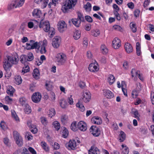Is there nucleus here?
Returning <instances> with one entry per match:
<instances>
[{
	"instance_id": "nucleus-1",
	"label": "nucleus",
	"mask_w": 154,
	"mask_h": 154,
	"mask_svg": "<svg viewBox=\"0 0 154 154\" xmlns=\"http://www.w3.org/2000/svg\"><path fill=\"white\" fill-rule=\"evenodd\" d=\"M39 27L42 28L46 32H48L50 38L52 37L55 33V29L52 27H51L50 23L48 21L42 22L40 21Z\"/></svg>"
},
{
	"instance_id": "nucleus-2",
	"label": "nucleus",
	"mask_w": 154,
	"mask_h": 154,
	"mask_svg": "<svg viewBox=\"0 0 154 154\" xmlns=\"http://www.w3.org/2000/svg\"><path fill=\"white\" fill-rule=\"evenodd\" d=\"M77 0H65L62 5L61 10L63 13H68L70 9L74 8Z\"/></svg>"
},
{
	"instance_id": "nucleus-3",
	"label": "nucleus",
	"mask_w": 154,
	"mask_h": 154,
	"mask_svg": "<svg viewBox=\"0 0 154 154\" xmlns=\"http://www.w3.org/2000/svg\"><path fill=\"white\" fill-rule=\"evenodd\" d=\"M67 59L66 55L63 53H60L57 54L56 60L58 65H63L66 62Z\"/></svg>"
},
{
	"instance_id": "nucleus-4",
	"label": "nucleus",
	"mask_w": 154,
	"mask_h": 154,
	"mask_svg": "<svg viewBox=\"0 0 154 154\" xmlns=\"http://www.w3.org/2000/svg\"><path fill=\"white\" fill-rule=\"evenodd\" d=\"M3 63L4 69L7 73H8V72L10 70L9 69L12 66V65L10 62V60L8 56L4 58Z\"/></svg>"
},
{
	"instance_id": "nucleus-5",
	"label": "nucleus",
	"mask_w": 154,
	"mask_h": 154,
	"mask_svg": "<svg viewBox=\"0 0 154 154\" xmlns=\"http://www.w3.org/2000/svg\"><path fill=\"white\" fill-rule=\"evenodd\" d=\"M39 47V43L37 42H35L33 40H30L28 43L26 44V48L28 50L37 48L38 49Z\"/></svg>"
},
{
	"instance_id": "nucleus-6",
	"label": "nucleus",
	"mask_w": 154,
	"mask_h": 154,
	"mask_svg": "<svg viewBox=\"0 0 154 154\" xmlns=\"http://www.w3.org/2000/svg\"><path fill=\"white\" fill-rule=\"evenodd\" d=\"M32 15L33 17L35 18H40V21H42L44 19L45 14H42L40 10L38 9H35L33 11Z\"/></svg>"
},
{
	"instance_id": "nucleus-7",
	"label": "nucleus",
	"mask_w": 154,
	"mask_h": 154,
	"mask_svg": "<svg viewBox=\"0 0 154 154\" xmlns=\"http://www.w3.org/2000/svg\"><path fill=\"white\" fill-rule=\"evenodd\" d=\"M34 59L33 54L29 53L27 56L24 55L21 57L20 61L22 63H27V61H31Z\"/></svg>"
},
{
	"instance_id": "nucleus-8",
	"label": "nucleus",
	"mask_w": 154,
	"mask_h": 154,
	"mask_svg": "<svg viewBox=\"0 0 154 154\" xmlns=\"http://www.w3.org/2000/svg\"><path fill=\"white\" fill-rule=\"evenodd\" d=\"M13 135L16 140V143L18 146H21L23 145V139L16 131L13 132Z\"/></svg>"
},
{
	"instance_id": "nucleus-9",
	"label": "nucleus",
	"mask_w": 154,
	"mask_h": 154,
	"mask_svg": "<svg viewBox=\"0 0 154 154\" xmlns=\"http://www.w3.org/2000/svg\"><path fill=\"white\" fill-rule=\"evenodd\" d=\"M12 65L16 64L19 61L18 57L16 52H14L11 55H8Z\"/></svg>"
},
{
	"instance_id": "nucleus-10",
	"label": "nucleus",
	"mask_w": 154,
	"mask_h": 154,
	"mask_svg": "<svg viewBox=\"0 0 154 154\" xmlns=\"http://www.w3.org/2000/svg\"><path fill=\"white\" fill-rule=\"evenodd\" d=\"M90 130V132L95 137H98L99 136L100 134V131L98 128L96 126L93 125L91 126Z\"/></svg>"
},
{
	"instance_id": "nucleus-11",
	"label": "nucleus",
	"mask_w": 154,
	"mask_h": 154,
	"mask_svg": "<svg viewBox=\"0 0 154 154\" xmlns=\"http://www.w3.org/2000/svg\"><path fill=\"white\" fill-rule=\"evenodd\" d=\"M97 63L96 60L94 61V62L91 63L88 67L89 70L91 72H97L99 70Z\"/></svg>"
},
{
	"instance_id": "nucleus-12",
	"label": "nucleus",
	"mask_w": 154,
	"mask_h": 154,
	"mask_svg": "<svg viewBox=\"0 0 154 154\" xmlns=\"http://www.w3.org/2000/svg\"><path fill=\"white\" fill-rule=\"evenodd\" d=\"M41 95L39 93H35L32 96V101L35 103H38L39 102L41 99Z\"/></svg>"
},
{
	"instance_id": "nucleus-13",
	"label": "nucleus",
	"mask_w": 154,
	"mask_h": 154,
	"mask_svg": "<svg viewBox=\"0 0 154 154\" xmlns=\"http://www.w3.org/2000/svg\"><path fill=\"white\" fill-rule=\"evenodd\" d=\"M60 39L58 36H55L52 40V45L55 48H57L59 46L60 43Z\"/></svg>"
},
{
	"instance_id": "nucleus-14",
	"label": "nucleus",
	"mask_w": 154,
	"mask_h": 154,
	"mask_svg": "<svg viewBox=\"0 0 154 154\" xmlns=\"http://www.w3.org/2000/svg\"><path fill=\"white\" fill-rule=\"evenodd\" d=\"M112 45L114 48H119L121 46L120 40L118 38H115L112 41Z\"/></svg>"
},
{
	"instance_id": "nucleus-15",
	"label": "nucleus",
	"mask_w": 154,
	"mask_h": 154,
	"mask_svg": "<svg viewBox=\"0 0 154 154\" xmlns=\"http://www.w3.org/2000/svg\"><path fill=\"white\" fill-rule=\"evenodd\" d=\"M78 128L82 131H85L87 129L86 124L82 121L79 122L77 124Z\"/></svg>"
},
{
	"instance_id": "nucleus-16",
	"label": "nucleus",
	"mask_w": 154,
	"mask_h": 154,
	"mask_svg": "<svg viewBox=\"0 0 154 154\" xmlns=\"http://www.w3.org/2000/svg\"><path fill=\"white\" fill-rule=\"evenodd\" d=\"M58 30L60 32H63L66 29V25L64 21H60L58 24Z\"/></svg>"
},
{
	"instance_id": "nucleus-17",
	"label": "nucleus",
	"mask_w": 154,
	"mask_h": 154,
	"mask_svg": "<svg viewBox=\"0 0 154 154\" xmlns=\"http://www.w3.org/2000/svg\"><path fill=\"white\" fill-rule=\"evenodd\" d=\"M82 99L85 103L88 102L91 98L90 93L89 92H84L83 94Z\"/></svg>"
},
{
	"instance_id": "nucleus-18",
	"label": "nucleus",
	"mask_w": 154,
	"mask_h": 154,
	"mask_svg": "<svg viewBox=\"0 0 154 154\" xmlns=\"http://www.w3.org/2000/svg\"><path fill=\"white\" fill-rule=\"evenodd\" d=\"M88 153L89 154H100V151L97 147L95 146H93L88 151Z\"/></svg>"
},
{
	"instance_id": "nucleus-19",
	"label": "nucleus",
	"mask_w": 154,
	"mask_h": 154,
	"mask_svg": "<svg viewBox=\"0 0 154 154\" xmlns=\"http://www.w3.org/2000/svg\"><path fill=\"white\" fill-rule=\"evenodd\" d=\"M35 3L41 4L43 8H45L48 5L49 0H34Z\"/></svg>"
},
{
	"instance_id": "nucleus-20",
	"label": "nucleus",
	"mask_w": 154,
	"mask_h": 154,
	"mask_svg": "<svg viewBox=\"0 0 154 154\" xmlns=\"http://www.w3.org/2000/svg\"><path fill=\"white\" fill-rule=\"evenodd\" d=\"M92 122L95 124L100 125L102 123L101 118L98 116H94L91 119Z\"/></svg>"
},
{
	"instance_id": "nucleus-21",
	"label": "nucleus",
	"mask_w": 154,
	"mask_h": 154,
	"mask_svg": "<svg viewBox=\"0 0 154 154\" xmlns=\"http://www.w3.org/2000/svg\"><path fill=\"white\" fill-rule=\"evenodd\" d=\"M125 48L126 52L128 53L131 52L133 51V48L131 44L129 43H125Z\"/></svg>"
},
{
	"instance_id": "nucleus-22",
	"label": "nucleus",
	"mask_w": 154,
	"mask_h": 154,
	"mask_svg": "<svg viewBox=\"0 0 154 154\" xmlns=\"http://www.w3.org/2000/svg\"><path fill=\"white\" fill-rule=\"evenodd\" d=\"M15 2V8L19 7L22 6L24 3L23 0H13Z\"/></svg>"
},
{
	"instance_id": "nucleus-23",
	"label": "nucleus",
	"mask_w": 154,
	"mask_h": 154,
	"mask_svg": "<svg viewBox=\"0 0 154 154\" xmlns=\"http://www.w3.org/2000/svg\"><path fill=\"white\" fill-rule=\"evenodd\" d=\"M126 134L122 131H121L119 136V140L120 142H123L125 140Z\"/></svg>"
},
{
	"instance_id": "nucleus-24",
	"label": "nucleus",
	"mask_w": 154,
	"mask_h": 154,
	"mask_svg": "<svg viewBox=\"0 0 154 154\" xmlns=\"http://www.w3.org/2000/svg\"><path fill=\"white\" fill-rule=\"evenodd\" d=\"M68 146L71 149H74L76 146V142L74 140H70L68 143Z\"/></svg>"
},
{
	"instance_id": "nucleus-25",
	"label": "nucleus",
	"mask_w": 154,
	"mask_h": 154,
	"mask_svg": "<svg viewBox=\"0 0 154 154\" xmlns=\"http://www.w3.org/2000/svg\"><path fill=\"white\" fill-rule=\"evenodd\" d=\"M14 82L16 84L19 85L22 82V80L20 75H15L14 77Z\"/></svg>"
},
{
	"instance_id": "nucleus-26",
	"label": "nucleus",
	"mask_w": 154,
	"mask_h": 154,
	"mask_svg": "<svg viewBox=\"0 0 154 154\" xmlns=\"http://www.w3.org/2000/svg\"><path fill=\"white\" fill-rule=\"evenodd\" d=\"M72 22L76 27H79L81 22L80 20H79L78 19L72 18Z\"/></svg>"
},
{
	"instance_id": "nucleus-27",
	"label": "nucleus",
	"mask_w": 154,
	"mask_h": 154,
	"mask_svg": "<svg viewBox=\"0 0 154 154\" xmlns=\"http://www.w3.org/2000/svg\"><path fill=\"white\" fill-rule=\"evenodd\" d=\"M115 77L112 75H110L108 76L107 81L110 85L113 84L115 81Z\"/></svg>"
},
{
	"instance_id": "nucleus-28",
	"label": "nucleus",
	"mask_w": 154,
	"mask_h": 154,
	"mask_svg": "<svg viewBox=\"0 0 154 154\" xmlns=\"http://www.w3.org/2000/svg\"><path fill=\"white\" fill-rule=\"evenodd\" d=\"M41 146L43 149L46 152H48L49 150V148L46 143L45 142L42 141L41 143Z\"/></svg>"
},
{
	"instance_id": "nucleus-29",
	"label": "nucleus",
	"mask_w": 154,
	"mask_h": 154,
	"mask_svg": "<svg viewBox=\"0 0 154 154\" xmlns=\"http://www.w3.org/2000/svg\"><path fill=\"white\" fill-rule=\"evenodd\" d=\"M91 35L94 37H97L99 35L100 32L99 30L98 29L92 30L91 31Z\"/></svg>"
},
{
	"instance_id": "nucleus-30",
	"label": "nucleus",
	"mask_w": 154,
	"mask_h": 154,
	"mask_svg": "<svg viewBox=\"0 0 154 154\" xmlns=\"http://www.w3.org/2000/svg\"><path fill=\"white\" fill-rule=\"evenodd\" d=\"M33 77L35 79H38L39 78L40 74L38 70L35 68L34 69L32 73Z\"/></svg>"
},
{
	"instance_id": "nucleus-31",
	"label": "nucleus",
	"mask_w": 154,
	"mask_h": 154,
	"mask_svg": "<svg viewBox=\"0 0 154 154\" xmlns=\"http://www.w3.org/2000/svg\"><path fill=\"white\" fill-rule=\"evenodd\" d=\"M14 91V89L11 86H9L7 91V93L11 96H13V93Z\"/></svg>"
},
{
	"instance_id": "nucleus-32",
	"label": "nucleus",
	"mask_w": 154,
	"mask_h": 154,
	"mask_svg": "<svg viewBox=\"0 0 154 154\" xmlns=\"http://www.w3.org/2000/svg\"><path fill=\"white\" fill-rule=\"evenodd\" d=\"M81 36V32L79 30L75 31L73 34V37L75 40L78 39Z\"/></svg>"
},
{
	"instance_id": "nucleus-33",
	"label": "nucleus",
	"mask_w": 154,
	"mask_h": 154,
	"mask_svg": "<svg viewBox=\"0 0 154 154\" xmlns=\"http://www.w3.org/2000/svg\"><path fill=\"white\" fill-rule=\"evenodd\" d=\"M122 153L124 154H128L129 152V149L128 147L123 144L122 145Z\"/></svg>"
},
{
	"instance_id": "nucleus-34",
	"label": "nucleus",
	"mask_w": 154,
	"mask_h": 154,
	"mask_svg": "<svg viewBox=\"0 0 154 154\" xmlns=\"http://www.w3.org/2000/svg\"><path fill=\"white\" fill-rule=\"evenodd\" d=\"M28 126L30 127H31V131L34 134L36 133L37 132V129L36 128L35 126L33 125H31L29 123H28Z\"/></svg>"
},
{
	"instance_id": "nucleus-35",
	"label": "nucleus",
	"mask_w": 154,
	"mask_h": 154,
	"mask_svg": "<svg viewBox=\"0 0 154 154\" xmlns=\"http://www.w3.org/2000/svg\"><path fill=\"white\" fill-rule=\"evenodd\" d=\"M76 106L77 107H79L82 112H83L85 109V107L79 101L76 104Z\"/></svg>"
},
{
	"instance_id": "nucleus-36",
	"label": "nucleus",
	"mask_w": 154,
	"mask_h": 154,
	"mask_svg": "<svg viewBox=\"0 0 154 154\" xmlns=\"http://www.w3.org/2000/svg\"><path fill=\"white\" fill-rule=\"evenodd\" d=\"M60 104L62 108H64L67 106V103L64 100L62 99L60 100Z\"/></svg>"
},
{
	"instance_id": "nucleus-37",
	"label": "nucleus",
	"mask_w": 154,
	"mask_h": 154,
	"mask_svg": "<svg viewBox=\"0 0 154 154\" xmlns=\"http://www.w3.org/2000/svg\"><path fill=\"white\" fill-rule=\"evenodd\" d=\"M136 53L138 56H140L141 54L140 47L139 42H137L136 44Z\"/></svg>"
},
{
	"instance_id": "nucleus-38",
	"label": "nucleus",
	"mask_w": 154,
	"mask_h": 154,
	"mask_svg": "<svg viewBox=\"0 0 154 154\" xmlns=\"http://www.w3.org/2000/svg\"><path fill=\"white\" fill-rule=\"evenodd\" d=\"M24 111L27 114H29L31 112V107L28 104H26L24 106Z\"/></svg>"
},
{
	"instance_id": "nucleus-39",
	"label": "nucleus",
	"mask_w": 154,
	"mask_h": 154,
	"mask_svg": "<svg viewBox=\"0 0 154 154\" xmlns=\"http://www.w3.org/2000/svg\"><path fill=\"white\" fill-rule=\"evenodd\" d=\"M48 114L49 116L51 118L54 116L55 114V111L54 109L52 108L50 109L48 112Z\"/></svg>"
},
{
	"instance_id": "nucleus-40",
	"label": "nucleus",
	"mask_w": 154,
	"mask_h": 154,
	"mask_svg": "<svg viewBox=\"0 0 154 154\" xmlns=\"http://www.w3.org/2000/svg\"><path fill=\"white\" fill-rule=\"evenodd\" d=\"M70 128L73 131H76L78 130L77 125H76V123L75 122H73L71 125Z\"/></svg>"
},
{
	"instance_id": "nucleus-41",
	"label": "nucleus",
	"mask_w": 154,
	"mask_h": 154,
	"mask_svg": "<svg viewBox=\"0 0 154 154\" xmlns=\"http://www.w3.org/2000/svg\"><path fill=\"white\" fill-rule=\"evenodd\" d=\"M23 64L24 65V66L23 67L22 72L24 73H26L29 72V68L28 65L27 64V63Z\"/></svg>"
},
{
	"instance_id": "nucleus-42",
	"label": "nucleus",
	"mask_w": 154,
	"mask_h": 154,
	"mask_svg": "<svg viewBox=\"0 0 154 154\" xmlns=\"http://www.w3.org/2000/svg\"><path fill=\"white\" fill-rule=\"evenodd\" d=\"M114 97L113 93L110 91H106V98L108 99H111Z\"/></svg>"
},
{
	"instance_id": "nucleus-43",
	"label": "nucleus",
	"mask_w": 154,
	"mask_h": 154,
	"mask_svg": "<svg viewBox=\"0 0 154 154\" xmlns=\"http://www.w3.org/2000/svg\"><path fill=\"white\" fill-rule=\"evenodd\" d=\"M84 8L87 11H90L91 8V5L90 3L87 2L86 5H84Z\"/></svg>"
},
{
	"instance_id": "nucleus-44",
	"label": "nucleus",
	"mask_w": 154,
	"mask_h": 154,
	"mask_svg": "<svg viewBox=\"0 0 154 154\" xmlns=\"http://www.w3.org/2000/svg\"><path fill=\"white\" fill-rule=\"evenodd\" d=\"M45 41L46 42V41L44 40L43 41V44L41 46L40 52L42 54H44L45 53L46 51V50L45 49V45L44 44Z\"/></svg>"
},
{
	"instance_id": "nucleus-45",
	"label": "nucleus",
	"mask_w": 154,
	"mask_h": 154,
	"mask_svg": "<svg viewBox=\"0 0 154 154\" xmlns=\"http://www.w3.org/2000/svg\"><path fill=\"white\" fill-rule=\"evenodd\" d=\"M45 87L46 89L48 91H50L52 89V86L51 83L50 82H46L45 85Z\"/></svg>"
},
{
	"instance_id": "nucleus-46",
	"label": "nucleus",
	"mask_w": 154,
	"mask_h": 154,
	"mask_svg": "<svg viewBox=\"0 0 154 154\" xmlns=\"http://www.w3.org/2000/svg\"><path fill=\"white\" fill-rule=\"evenodd\" d=\"M54 128L57 130H58L60 127V123L57 121L54 122L53 124Z\"/></svg>"
},
{
	"instance_id": "nucleus-47",
	"label": "nucleus",
	"mask_w": 154,
	"mask_h": 154,
	"mask_svg": "<svg viewBox=\"0 0 154 154\" xmlns=\"http://www.w3.org/2000/svg\"><path fill=\"white\" fill-rule=\"evenodd\" d=\"M130 26L132 32H135L137 31V28L136 25L135 24L131 23Z\"/></svg>"
},
{
	"instance_id": "nucleus-48",
	"label": "nucleus",
	"mask_w": 154,
	"mask_h": 154,
	"mask_svg": "<svg viewBox=\"0 0 154 154\" xmlns=\"http://www.w3.org/2000/svg\"><path fill=\"white\" fill-rule=\"evenodd\" d=\"M20 103L24 106L26 104H27L26 103V100L24 97H21L20 99Z\"/></svg>"
},
{
	"instance_id": "nucleus-49",
	"label": "nucleus",
	"mask_w": 154,
	"mask_h": 154,
	"mask_svg": "<svg viewBox=\"0 0 154 154\" xmlns=\"http://www.w3.org/2000/svg\"><path fill=\"white\" fill-rule=\"evenodd\" d=\"M68 131L65 128L62 131V137L65 138H66L68 135Z\"/></svg>"
},
{
	"instance_id": "nucleus-50",
	"label": "nucleus",
	"mask_w": 154,
	"mask_h": 154,
	"mask_svg": "<svg viewBox=\"0 0 154 154\" xmlns=\"http://www.w3.org/2000/svg\"><path fill=\"white\" fill-rule=\"evenodd\" d=\"M15 2L13 0L11 2L8 4V10H11L14 8H15Z\"/></svg>"
},
{
	"instance_id": "nucleus-51",
	"label": "nucleus",
	"mask_w": 154,
	"mask_h": 154,
	"mask_svg": "<svg viewBox=\"0 0 154 154\" xmlns=\"http://www.w3.org/2000/svg\"><path fill=\"white\" fill-rule=\"evenodd\" d=\"M138 72H140L139 71H136L134 69H132L131 71V74L132 77H134L135 75H137Z\"/></svg>"
},
{
	"instance_id": "nucleus-52",
	"label": "nucleus",
	"mask_w": 154,
	"mask_h": 154,
	"mask_svg": "<svg viewBox=\"0 0 154 154\" xmlns=\"http://www.w3.org/2000/svg\"><path fill=\"white\" fill-rule=\"evenodd\" d=\"M12 117L17 121H19V119L15 112H11Z\"/></svg>"
},
{
	"instance_id": "nucleus-53",
	"label": "nucleus",
	"mask_w": 154,
	"mask_h": 154,
	"mask_svg": "<svg viewBox=\"0 0 154 154\" xmlns=\"http://www.w3.org/2000/svg\"><path fill=\"white\" fill-rule=\"evenodd\" d=\"M40 59V61L38 60V63H37V65L38 66L41 64L43 63V60H46L45 57L44 55H42L41 56Z\"/></svg>"
},
{
	"instance_id": "nucleus-54",
	"label": "nucleus",
	"mask_w": 154,
	"mask_h": 154,
	"mask_svg": "<svg viewBox=\"0 0 154 154\" xmlns=\"http://www.w3.org/2000/svg\"><path fill=\"white\" fill-rule=\"evenodd\" d=\"M78 17L77 19H78L79 20H80V22H83L84 21V17L83 15L81 13H78Z\"/></svg>"
},
{
	"instance_id": "nucleus-55",
	"label": "nucleus",
	"mask_w": 154,
	"mask_h": 154,
	"mask_svg": "<svg viewBox=\"0 0 154 154\" xmlns=\"http://www.w3.org/2000/svg\"><path fill=\"white\" fill-rule=\"evenodd\" d=\"M114 14L116 17V19L118 20H121V17L120 16L119 14L118 13L117 11H114Z\"/></svg>"
},
{
	"instance_id": "nucleus-56",
	"label": "nucleus",
	"mask_w": 154,
	"mask_h": 154,
	"mask_svg": "<svg viewBox=\"0 0 154 154\" xmlns=\"http://www.w3.org/2000/svg\"><path fill=\"white\" fill-rule=\"evenodd\" d=\"M106 46L105 45H102L100 47V49L102 53L104 54H105V50L106 49Z\"/></svg>"
},
{
	"instance_id": "nucleus-57",
	"label": "nucleus",
	"mask_w": 154,
	"mask_h": 154,
	"mask_svg": "<svg viewBox=\"0 0 154 154\" xmlns=\"http://www.w3.org/2000/svg\"><path fill=\"white\" fill-rule=\"evenodd\" d=\"M85 20L91 23L93 21L92 18L89 16H85Z\"/></svg>"
},
{
	"instance_id": "nucleus-58",
	"label": "nucleus",
	"mask_w": 154,
	"mask_h": 154,
	"mask_svg": "<svg viewBox=\"0 0 154 154\" xmlns=\"http://www.w3.org/2000/svg\"><path fill=\"white\" fill-rule=\"evenodd\" d=\"M113 29L118 31H121L122 28L118 25H115L113 26Z\"/></svg>"
},
{
	"instance_id": "nucleus-59",
	"label": "nucleus",
	"mask_w": 154,
	"mask_h": 154,
	"mask_svg": "<svg viewBox=\"0 0 154 154\" xmlns=\"http://www.w3.org/2000/svg\"><path fill=\"white\" fill-rule=\"evenodd\" d=\"M91 28V25L90 24L86 25L85 26V29L87 31H90Z\"/></svg>"
},
{
	"instance_id": "nucleus-60",
	"label": "nucleus",
	"mask_w": 154,
	"mask_h": 154,
	"mask_svg": "<svg viewBox=\"0 0 154 154\" xmlns=\"http://www.w3.org/2000/svg\"><path fill=\"white\" fill-rule=\"evenodd\" d=\"M60 148V145L59 144L55 142L54 145V149L57 150Z\"/></svg>"
},
{
	"instance_id": "nucleus-61",
	"label": "nucleus",
	"mask_w": 154,
	"mask_h": 154,
	"mask_svg": "<svg viewBox=\"0 0 154 154\" xmlns=\"http://www.w3.org/2000/svg\"><path fill=\"white\" fill-rule=\"evenodd\" d=\"M67 117L66 115H63L61 116V120L62 122L64 123L66 121Z\"/></svg>"
},
{
	"instance_id": "nucleus-62",
	"label": "nucleus",
	"mask_w": 154,
	"mask_h": 154,
	"mask_svg": "<svg viewBox=\"0 0 154 154\" xmlns=\"http://www.w3.org/2000/svg\"><path fill=\"white\" fill-rule=\"evenodd\" d=\"M29 150L32 154H36V153L34 149L31 147H29L28 148Z\"/></svg>"
},
{
	"instance_id": "nucleus-63",
	"label": "nucleus",
	"mask_w": 154,
	"mask_h": 154,
	"mask_svg": "<svg viewBox=\"0 0 154 154\" xmlns=\"http://www.w3.org/2000/svg\"><path fill=\"white\" fill-rule=\"evenodd\" d=\"M140 12V11L138 9L136 10L134 12V15L136 17H137L139 16V13Z\"/></svg>"
},
{
	"instance_id": "nucleus-64",
	"label": "nucleus",
	"mask_w": 154,
	"mask_h": 154,
	"mask_svg": "<svg viewBox=\"0 0 154 154\" xmlns=\"http://www.w3.org/2000/svg\"><path fill=\"white\" fill-rule=\"evenodd\" d=\"M128 7L131 9H133L134 8V4L133 2L128 3L127 4Z\"/></svg>"
}]
</instances>
